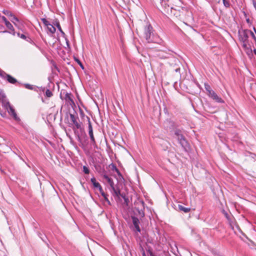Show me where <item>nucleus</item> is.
<instances>
[{"label": "nucleus", "mask_w": 256, "mask_h": 256, "mask_svg": "<svg viewBox=\"0 0 256 256\" xmlns=\"http://www.w3.org/2000/svg\"><path fill=\"white\" fill-rule=\"evenodd\" d=\"M238 40L242 44V46L253 44L252 42L250 40L251 37L254 40V42L256 43V38L254 33L250 30L248 29L240 30L238 32Z\"/></svg>", "instance_id": "nucleus-1"}, {"label": "nucleus", "mask_w": 256, "mask_h": 256, "mask_svg": "<svg viewBox=\"0 0 256 256\" xmlns=\"http://www.w3.org/2000/svg\"><path fill=\"white\" fill-rule=\"evenodd\" d=\"M144 36L148 43L156 42L157 37L154 34V30L150 24H148L144 26Z\"/></svg>", "instance_id": "nucleus-2"}, {"label": "nucleus", "mask_w": 256, "mask_h": 256, "mask_svg": "<svg viewBox=\"0 0 256 256\" xmlns=\"http://www.w3.org/2000/svg\"><path fill=\"white\" fill-rule=\"evenodd\" d=\"M70 117L71 121L74 124V126L72 128V129L74 131L76 135L77 136V140H78L82 143V139L78 134V132L77 130H82V124L78 122V117L77 116H75L74 114H70Z\"/></svg>", "instance_id": "nucleus-3"}, {"label": "nucleus", "mask_w": 256, "mask_h": 256, "mask_svg": "<svg viewBox=\"0 0 256 256\" xmlns=\"http://www.w3.org/2000/svg\"><path fill=\"white\" fill-rule=\"evenodd\" d=\"M88 122V134L90 136V142L92 145L95 146H96V141L94 138V134H93V130H92V123L90 120V118L88 116H86Z\"/></svg>", "instance_id": "nucleus-4"}, {"label": "nucleus", "mask_w": 256, "mask_h": 256, "mask_svg": "<svg viewBox=\"0 0 256 256\" xmlns=\"http://www.w3.org/2000/svg\"><path fill=\"white\" fill-rule=\"evenodd\" d=\"M178 140L185 151L187 152L190 150V145L184 136H180V138H178Z\"/></svg>", "instance_id": "nucleus-5"}, {"label": "nucleus", "mask_w": 256, "mask_h": 256, "mask_svg": "<svg viewBox=\"0 0 256 256\" xmlns=\"http://www.w3.org/2000/svg\"><path fill=\"white\" fill-rule=\"evenodd\" d=\"M132 222L134 226V230L136 232H140V222L139 219L134 216H131Z\"/></svg>", "instance_id": "nucleus-6"}, {"label": "nucleus", "mask_w": 256, "mask_h": 256, "mask_svg": "<svg viewBox=\"0 0 256 256\" xmlns=\"http://www.w3.org/2000/svg\"><path fill=\"white\" fill-rule=\"evenodd\" d=\"M174 2L176 4L175 5L172 4L170 2L169 0H168V8H170L172 12V10L180 11L179 8H180V6H179V5H180L181 4L180 0H174Z\"/></svg>", "instance_id": "nucleus-7"}, {"label": "nucleus", "mask_w": 256, "mask_h": 256, "mask_svg": "<svg viewBox=\"0 0 256 256\" xmlns=\"http://www.w3.org/2000/svg\"><path fill=\"white\" fill-rule=\"evenodd\" d=\"M208 95L212 99L215 100L216 102L218 103H224V100L220 98L218 94L213 90L210 91V92L208 94Z\"/></svg>", "instance_id": "nucleus-8"}, {"label": "nucleus", "mask_w": 256, "mask_h": 256, "mask_svg": "<svg viewBox=\"0 0 256 256\" xmlns=\"http://www.w3.org/2000/svg\"><path fill=\"white\" fill-rule=\"evenodd\" d=\"M157 56L162 59H166L169 58L172 54L170 52V50L168 52L164 50H158L157 53Z\"/></svg>", "instance_id": "nucleus-9"}, {"label": "nucleus", "mask_w": 256, "mask_h": 256, "mask_svg": "<svg viewBox=\"0 0 256 256\" xmlns=\"http://www.w3.org/2000/svg\"><path fill=\"white\" fill-rule=\"evenodd\" d=\"M164 126L166 130H172L174 128V122L170 120H166L164 122Z\"/></svg>", "instance_id": "nucleus-10"}, {"label": "nucleus", "mask_w": 256, "mask_h": 256, "mask_svg": "<svg viewBox=\"0 0 256 256\" xmlns=\"http://www.w3.org/2000/svg\"><path fill=\"white\" fill-rule=\"evenodd\" d=\"M253 44H249L242 46L245 52L249 57L252 56V46Z\"/></svg>", "instance_id": "nucleus-11"}, {"label": "nucleus", "mask_w": 256, "mask_h": 256, "mask_svg": "<svg viewBox=\"0 0 256 256\" xmlns=\"http://www.w3.org/2000/svg\"><path fill=\"white\" fill-rule=\"evenodd\" d=\"M102 178L106 180L108 184H110L111 188H114V186L113 180L112 178H110L107 174H104L102 176Z\"/></svg>", "instance_id": "nucleus-12"}, {"label": "nucleus", "mask_w": 256, "mask_h": 256, "mask_svg": "<svg viewBox=\"0 0 256 256\" xmlns=\"http://www.w3.org/2000/svg\"><path fill=\"white\" fill-rule=\"evenodd\" d=\"M7 110L8 113L13 116L14 120H17L18 119L14 108L12 106H10V108H8Z\"/></svg>", "instance_id": "nucleus-13"}, {"label": "nucleus", "mask_w": 256, "mask_h": 256, "mask_svg": "<svg viewBox=\"0 0 256 256\" xmlns=\"http://www.w3.org/2000/svg\"><path fill=\"white\" fill-rule=\"evenodd\" d=\"M65 100L66 101L68 102L70 104L74 105V102L72 98V96L70 94L66 93L65 96Z\"/></svg>", "instance_id": "nucleus-14"}, {"label": "nucleus", "mask_w": 256, "mask_h": 256, "mask_svg": "<svg viewBox=\"0 0 256 256\" xmlns=\"http://www.w3.org/2000/svg\"><path fill=\"white\" fill-rule=\"evenodd\" d=\"M8 82L12 84H15L16 83H18V82L17 80L14 77H12V76L8 74L6 76V79Z\"/></svg>", "instance_id": "nucleus-15"}, {"label": "nucleus", "mask_w": 256, "mask_h": 256, "mask_svg": "<svg viewBox=\"0 0 256 256\" xmlns=\"http://www.w3.org/2000/svg\"><path fill=\"white\" fill-rule=\"evenodd\" d=\"M178 64H176V69H174V72L176 73L178 76H180V70L182 64L179 61H178Z\"/></svg>", "instance_id": "nucleus-16"}, {"label": "nucleus", "mask_w": 256, "mask_h": 256, "mask_svg": "<svg viewBox=\"0 0 256 256\" xmlns=\"http://www.w3.org/2000/svg\"><path fill=\"white\" fill-rule=\"evenodd\" d=\"M178 208L180 211L184 212V213H188L190 210V208H186L181 204H178Z\"/></svg>", "instance_id": "nucleus-17"}, {"label": "nucleus", "mask_w": 256, "mask_h": 256, "mask_svg": "<svg viewBox=\"0 0 256 256\" xmlns=\"http://www.w3.org/2000/svg\"><path fill=\"white\" fill-rule=\"evenodd\" d=\"M47 29L50 32L53 34L56 32V28L52 24H50V25L47 26Z\"/></svg>", "instance_id": "nucleus-18"}, {"label": "nucleus", "mask_w": 256, "mask_h": 256, "mask_svg": "<svg viewBox=\"0 0 256 256\" xmlns=\"http://www.w3.org/2000/svg\"><path fill=\"white\" fill-rule=\"evenodd\" d=\"M6 26V28L8 29H9L10 30L12 31V32H10V33L12 35L14 36L15 35L14 29L12 25V24L10 22L9 24H8Z\"/></svg>", "instance_id": "nucleus-19"}, {"label": "nucleus", "mask_w": 256, "mask_h": 256, "mask_svg": "<svg viewBox=\"0 0 256 256\" xmlns=\"http://www.w3.org/2000/svg\"><path fill=\"white\" fill-rule=\"evenodd\" d=\"M112 189L116 196L119 197L120 194V190L119 188H116L114 186V188H112Z\"/></svg>", "instance_id": "nucleus-20"}, {"label": "nucleus", "mask_w": 256, "mask_h": 256, "mask_svg": "<svg viewBox=\"0 0 256 256\" xmlns=\"http://www.w3.org/2000/svg\"><path fill=\"white\" fill-rule=\"evenodd\" d=\"M136 212H138V216L140 218H142L144 216V211L142 210H140L138 208L136 209Z\"/></svg>", "instance_id": "nucleus-21"}, {"label": "nucleus", "mask_w": 256, "mask_h": 256, "mask_svg": "<svg viewBox=\"0 0 256 256\" xmlns=\"http://www.w3.org/2000/svg\"><path fill=\"white\" fill-rule=\"evenodd\" d=\"M17 34L19 37H20V38H22L24 40H26L28 42H30V41H32V40L30 39V38H28L27 39L26 36L24 34H20V33L18 32V33Z\"/></svg>", "instance_id": "nucleus-22"}, {"label": "nucleus", "mask_w": 256, "mask_h": 256, "mask_svg": "<svg viewBox=\"0 0 256 256\" xmlns=\"http://www.w3.org/2000/svg\"><path fill=\"white\" fill-rule=\"evenodd\" d=\"M24 86L27 89L30 90H35L34 88V86L30 84H24Z\"/></svg>", "instance_id": "nucleus-23"}, {"label": "nucleus", "mask_w": 256, "mask_h": 256, "mask_svg": "<svg viewBox=\"0 0 256 256\" xmlns=\"http://www.w3.org/2000/svg\"><path fill=\"white\" fill-rule=\"evenodd\" d=\"M45 95L48 98H50L52 96V93L49 89H46V90Z\"/></svg>", "instance_id": "nucleus-24"}, {"label": "nucleus", "mask_w": 256, "mask_h": 256, "mask_svg": "<svg viewBox=\"0 0 256 256\" xmlns=\"http://www.w3.org/2000/svg\"><path fill=\"white\" fill-rule=\"evenodd\" d=\"M2 104L6 110H8V108H10V106H11L10 102L6 100L2 102Z\"/></svg>", "instance_id": "nucleus-25"}, {"label": "nucleus", "mask_w": 256, "mask_h": 256, "mask_svg": "<svg viewBox=\"0 0 256 256\" xmlns=\"http://www.w3.org/2000/svg\"><path fill=\"white\" fill-rule=\"evenodd\" d=\"M74 59L75 61L76 62H77V63L79 64V66H80V68L82 70H84V66L82 64V62L80 61V60L78 58H75V57L74 58Z\"/></svg>", "instance_id": "nucleus-26"}, {"label": "nucleus", "mask_w": 256, "mask_h": 256, "mask_svg": "<svg viewBox=\"0 0 256 256\" xmlns=\"http://www.w3.org/2000/svg\"><path fill=\"white\" fill-rule=\"evenodd\" d=\"M178 60H175L174 61V64L173 63L171 64V70L172 71H174V69H176V64H178Z\"/></svg>", "instance_id": "nucleus-27"}, {"label": "nucleus", "mask_w": 256, "mask_h": 256, "mask_svg": "<svg viewBox=\"0 0 256 256\" xmlns=\"http://www.w3.org/2000/svg\"><path fill=\"white\" fill-rule=\"evenodd\" d=\"M204 86V88H205L208 94V92H210V91L212 90L211 89L210 86L208 84L205 83Z\"/></svg>", "instance_id": "nucleus-28"}, {"label": "nucleus", "mask_w": 256, "mask_h": 256, "mask_svg": "<svg viewBox=\"0 0 256 256\" xmlns=\"http://www.w3.org/2000/svg\"><path fill=\"white\" fill-rule=\"evenodd\" d=\"M174 134L176 136L177 139H178V138H180V136H183V135L181 134V131L179 130H176L174 132Z\"/></svg>", "instance_id": "nucleus-29"}, {"label": "nucleus", "mask_w": 256, "mask_h": 256, "mask_svg": "<svg viewBox=\"0 0 256 256\" xmlns=\"http://www.w3.org/2000/svg\"><path fill=\"white\" fill-rule=\"evenodd\" d=\"M3 13H4V14H6V16H10V17H11V18H12V16H13V15H14V14H13L12 12H10V11H9V10H4L3 11Z\"/></svg>", "instance_id": "nucleus-30"}, {"label": "nucleus", "mask_w": 256, "mask_h": 256, "mask_svg": "<svg viewBox=\"0 0 256 256\" xmlns=\"http://www.w3.org/2000/svg\"><path fill=\"white\" fill-rule=\"evenodd\" d=\"M10 20L14 24H16L15 22H19V20L18 19V18H16L14 14L13 15V16H12V18L10 19Z\"/></svg>", "instance_id": "nucleus-31"}, {"label": "nucleus", "mask_w": 256, "mask_h": 256, "mask_svg": "<svg viewBox=\"0 0 256 256\" xmlns=\"http://www.w3.org/2000/svg\"><path fill=\"white\" fill-rule=\"evenodd\" d=\"M41 20L43 24H44V26L46 27L50 25V22L44 18H42Z\"/></svg>", "instance_id": "nucleus-32"}, {"label": "nucleus", "mask_w": 256, "mask_h": 256, "mask_svg": "<svg viewBox=\"0 0 256 256\" xmlns=\"http://www.w3.org/2000/svg\"><path fill=\"white\" fill-rule=\"evenodd\" d=\"M8 75V74H6L5 72L3 71L0 72V76L4 80H6V76Z\"/></svg>", "instance_id": "nucleus-33"}, {"label": "nucleus", "mask_w": 256, "mask_h": 256, "mask_svg": "<svg viewBox=\"0 0 256 256\" xmlns=\"http://www.w3.org/2000/svg\"><path fill=\"white\" fill-rule=\"evenodd\" d=\"M56 27L58 28V30H60V32L62 33V34L64 36L65 34H64V32L62 31V28H61V26H60V24L58 22H57L56 24Z\"/></svg>", "instance_id": "nucleus-34"}, {"label": "nucleus", "mask_w": 256, "mask_h": 256, "mask_svg": "<svg viewBox=\"0 0 256 256\" xmlns=\"http://www.w3.org/2000/svg\"><path fill=\"white\" fill-rule=\"evenodd\" d=\"M83 172L86 174H88L90 173V170L86 166H83Z\"/></svg>", "instance_id": "nucleus-35"}, {"label": "nucleus", "mask_w": 256, "mask_h": 256, "mask_svg": "<svg viewBox=\"0 0 256 256\" xmlns=\"http://www.w3.org/2000/svg\"><path fill=\"white\" fill-rule=\"evenodd\" d=\"M223 4L226 8H228L230 6L229 2L226 0H222Z\"/></svg>", "instance_id": "nucleus-36"}, {"label": "nucleus", "mask_w": 256, "mask_h": 256, "mask_svg": "<svg viewBox=\"0 0 256 256\" xmlns=\"http://www.w3.org/2000/svg\"><path fill=\"white\" fill-rule=\"evenodd\" d=\"M93 186H94V189H98V188H100L101 186L99 182H96V183H95L94 184H93Z\"/></svg>", "instance_id": "nucleus-37"}, {"label": "nucleus", "mask_w": 256, "mask_h": 256, "mask_svg": "<svg viewBox=\"0 0 256 256\" xmlns=\"http://www.w3.org/2000/svg\"><path fill=\"white\" fill-rule=\"evenodd\" d=\"M108 194L106 195V196H105V197H104V198L105 201L108 203V204L109 206H110L111 203H110V201L108 199Z\"/></svg>", "instance_id": "nucleus-38"}, {"label": "nucleus", "mask_w": 256, "mask_h": 256, "mask_svg": "<svg viewBox=\"0 0 256 256\" xmlns=\"http://www.w3.org/2000/svg\"><path fill=\"white\" fill-rule=\"evenodd\" d=\"M80 116L82 118H83V117L85 116V114H84V112H83V110L80 108Z\"/></svg>", "instance_id": "nucleus-39"}, {"label": "nucleus", "mask_w": 256, "mask_h": 256, "mask_svg": "<svg viewBox=\"0 0 256 256\" xmlns=\"http://www.w3.org/2000/svg\"><path fill=\"white\" fill-rule=\"evenodd\" d=\"M124 203L126 204V205H128L130 201H129V199L128 198V196H126L124 198Z\"/></svg>", "instance_id": "nucleus-40"}, {"label": "nucleus", "mask_w": 256, "mask_h": 256, "mask_svg": "<svg viewBox=\"0 0 256 256\" xmlns=\"http://www.w3.org/2000/svg\"><path fill=\"white\" fill-rule=\"evenodd\" d=\"M90 181H91L92 183V184H94L95 183H96L97 182L96 181V179L94 177L92 178L90 180Z\"/></svg>", "instance_id": "nucleus-41"}, {"label": "nucleus", "mask_w": 256, "mask_h": 256, "mask_svg": "<svg viewBox=\"0 0 256 256\" xmlns=\"http://www.w3.org/2000/svg\"><path fill=\"white\" fill-rule=\"evenodd\" d=\"M120 196L122 197L124 199L126 196L125 193H124V192L121 193L120 192Z\"/></svg>", "instance_id": "nucleus-42"}, {"label": "nucleus", "mask_w": 256, "mask_h": 256, "mask_svg": "<svg viewBox=\"0 0 256 256\" xmlns=\"http://www.w3.org/2000/svg\"><path fill=\"white\" fill-rule=\"evenodd\" d=\"M148 254H150V256H156L153 254V252H152V251L151 250H148Z\"/></svg>", "instance_id": "nucleus-43"}, {"label": "nucleus", "mask_w": 256, "mask_h": 256, "mask_svg": "<svg viewBox=\"0 0 256 256\" xmlns=\"http://www.w3.org/2000/svg\"><path fill=\"white\" fill-rule=\"evenodd\" d=\"M113 168H114L115 170L117 172V173H118V174H120V172H119V170L117 168L113 165Z\"/></svg>", "instance_id": "nucleus-44"}, {"label": "nucleus", "mask_w": 256, "mask_h": 256, "mask_svg": "<svg viewBox=\"0 0 256 256\" xmlns=\"http://www.w3.org/2000/svg\"><path fill=\"white\" fill-rule=\"evenodd\" d=\"M252 4H253V6L255 8V10H256V1L255 0H252Z\"/></svg>", "instance_id": "nucleus-45"}, {"label": "nucleus", "mask_w": 256, "mask_h": 256, "mask_svg": "<svg viewBox=\"0 0 256 256\" xmlns=\"http://www.w3.org/2000/svg\"><path fill=\"white\" fill-rule=\"evenodd\" d=\"M97 190H98V191L100 192V193H101L102 192H104L102 186H100V188H98Z\"/></svg>", "instance_id": "nucleus-46"}, {"label": "nucleus", "mask_w": 256, "mask_h": 256, "mask_svg": "<svg viewBox=\"0 0 256 256\" xmlns=\"http://www.w3.org/2000/svg\"><path fill=\"white\" fill-rule=\"evenodd\" d=\"M2 21H3L4 22H6V20H8L6 19V18L5 16H2Z\"/></svg>", "instance_id": "nucleus-47"}, {"label": "nucleus", "mask_w": 256, "mask_h": 256, "mask_svg": "<svg viewBox=\"0 0 256 256\" xmlns=\"http://www.w3.org/2000/svg\"><path fill=\"white\" fill-rule=\"evenodd\" d=\"M101 195L103 196V197H105V196H106V195H108V194H106L104 191L100 193Z\"/></svg>", "instance_id": "nucleus-48"}, {"label": "nucleus", "mask_w": 256, "mask_h": 256, "mask_svg": "<svg viewBox=\"0 0 256 256\" xmlns=\"http://www.w3.org/2000/svg\"><path fill=\"white\" fill-rule=\"evenodd\" d=\"M45 90H46L45 88L41 87L40 88V90H41V91H42L43 92H44Z\"/></svg>", "instance_id": "nucleus-49"}, {"label": "nucleus", "mask_w": 256, "mask_h": 256, "mask_svg": "<svg viewBox=\"0 0 256 256\" xmlns=\"http://www.w3.org/2000/svg\"><path fill=\"white\" fill-rule=\"evenodd\" d=\"M10 22L8 20H6V22H4L5 25H7L8 24H9Z\"/></svg>", "instance_id": "nucleus-50"}, {"label": "nucleus", "mask_w": 256, "mask_h": 256, "mask_svg": "<svg viewBox=\"0 0 256 256\" xmlns=\"http://www.w3.org/2000/svg\"><path fill=\"white\" fill-rule=\"evenodd\" d=\"M142 256H146V253L144 251H143V252L142 254Z\"/></svg>", "instance_id": "nucleus-51"}, {"label": "nucleus", "mask_w": 256, "mask_h": 256, "mask_svg": "<svg viewBox=\"0 0 256 256\" xmlns=\"http://www.w3.org/2000/svg\"><path fill=\"white\" fill-rule=\"evenodd\" d=\"M254 30L255 32H256V28H254Z\"/></svg>", "instance_id": "nucleus-52"}, {"label": "nucleus", "mask_w": 256, "mask_h": 256, "mask_svg": "<svg viewBox=\"0 0 256 256\" xmlns=\"http://www.w3.org/2000/svg\"><path fill=\"white\" fill-rule=\"evenodd\" d=\"M40 238H41V239L44 241V239H43V238H42L40 236Z\"/></svg>", "instance_id": "nucleus-53"}, {"label": "nucleus", "mask_w": 256, "mask_h": 256, "mask_svg": "<svg viewBox=\"0 0 256 256\" xmlns=\"http://www.w3.org/2000/svg\"><path fill=\"white\" fill-rule=\"evenodd\" d=\"M66 44H67V45L68 46L69 44H68V42H66Z\"/></svg>", "instance_id": "nucleus-54"}, {"label": "nucleus", "mask_w": 256, "mask_h": 256, "mask_svg": "<svg viewBox=\"0 0 256 256\" xmlns=\"http://www.w3.org/2000/svg\"><path fill=\"white\" fill-rule=\"evenodd\" d=\"M8 32L7 30H5L4 32Z\"/></svg>", "instance_id": "nucleus-55"}]
</instances>
